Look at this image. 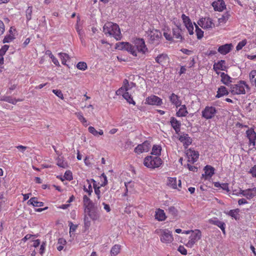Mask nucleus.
Masks as SVG:
<instances>
[{
  "label": "nucleus",
  "mask_w": 256,
  "mask_h": 256,
  "mask_svg": "<svg viewBox=\"0 0 256 256\" xmlns=\"http://www.w3.org/2000/svg\"><path fill=\"white\" fill-rule=\"evenodd\" d=\"M178 182V185H177L176 178L170 177L168 178L167 184L172 188L179 190L178 187L181 188L182 186L181 180H179Z\"/></svg>",
  "instance_id": "obj_18"
},
{
  "label": "nucleus",
  "mask_w": 256,
  "mask_h": 256,
  "mask_svg": "<svg viewBox=\"0 0 256 256\" xmlns=\"http://www.w3.org/2000/svg\"><path fill=\"white\" fill-rule=\"evenodd\" d=\"M150 142L148 140H146L142 144H138L134 148V152L138 154H140L144 152H148L150 150Z\"/></svg>",
  "instance_id": "obj_9"
},
{
  "label": "nucleus",
  "mask_w": 256,
  "mask_h": 256,
  "mask_svg": "<svg viewBox=\"0 0 256 256\" xmlns=\"http://www.w3.org/2000/svg\"><path fill=\"white\" fill-rule=\"evenodd\" d=\"M121 246L119 244H115L113 246V256H115L120 253Z\"/></svg>",
  "instance_id": "obj_54"
},
{
  "label": "nucleus",
  "mask_w": 256,
  "mask_h": 256,
  "mask_svg": "<svg viewBox=\"0 0 256 256\" xmlns=\"http://www.w3.org/2000/svg\"><path fill=\"white\" fill-rule=\"evenodd\" d=\"M230 16V14L228 12H226L218 18V22L220 24H223L226 22Z\"/></svg>",
  "instance_id": "obj_39"
},
{
  "label": "nucleus",
  "mask_w": 256,
  "mask_h": 256,
  "mask_svg": "<svg viewBox=\"0 0 256 256\" xmlns=\"http://www.w3.org/2000/svg\"><path fill=\"white\" fill-rule=\"evenodd\" d=\"M188 114V112L186 106L185 104H181L180 108L176 112V116L178 117H184L186 116Z\"/></svg>",
  "instance_id": "obj_32"
},
{
  "label": "nucleus",
  "mask_w": 256,
  "mask_h": 256,
  "mask_svg": "<svg viewBox=\"0 0 256 256\" xmlns=\"http://www.w3.org/2000/svg\"><path fill=\"white\" fill-rule=\"evenodd\" d=\"M169 58L166 54H160L155 58L156 62L161 66H164L168 62Z\"/></svg>",
  "instance_id": "obj_22"
},
{
  "label": "nucleus",
  "mask_w": 256,
  "mask_h": 256,
  "mask_svg": "<svg viewBox=\"0 0 256 256\" xmlns=\"http://www.w3.org/2000/svg\"><path fill=\"white\" fill-rule=\"evenodd\" d=\"M103 31L106 35L111 36L112 35V22L106 23L103 27Z\"/></svg>",
  "instance_id": "obj_33"
},
{
  "label": "nucleus",
  "mask_w": 256,
  "mask_h": 256,
  "mask_svg": "<svg viewBox=\"0 0 256 256\" xmlns=\"http://www.w3.org/2000/svg\"><path fill=\"white\" fill-rule=\"evenodd\" d=\"M88 130L90 133L96 137H98L99 136H102L104 134V132L102 130L98 129V130H96L92 126H90L88 128Z\"/></svg>",
  "instance_id": "obj_36"
},
{
  "label": "nucleus",
  "mask_w": 256,
  "mask_h": 256,
  "mask_svg": "<svg viewBox=\"0 0 256 256\" xmlns=\"http://www.w3.org/2000/svg\"><path fill=\"white\" fill-rule=\"evenodd\" d=\"M160 36V33L159 31L154 30L150 32V38L152 40L158 38Z\"/></svg>",
  "instance_id": "obj_50"
},
{
  "label": "nucleus",
  "mask_w": 256,
  "mask_h": 256,
  "mask_svg": "<svg viewBox=\"0 0 256 256\" xmlns=\"http://www.w3.org/2000/svg\"><path fill=\"white\" fill-rule=\"evenodd\" d=\"M179 140L186 148L190 146L192 142V138L186 134L180 135L179 137Z\"/></svg>",
  "instance_id": "obj_20"
},
{
  "label": "nucleus",
  "mask_w": 256,
  "mask_h": 256,
  "mask_svg": "<svg viewBox=\"0 0 256 256\" xmlns=\"http://www.w3.org/2000/svg\"><path fill=\"white\" fill-rule=\"evenodd\" d=\"M242 196L246 197L248 200L253 198L256 196V188L254 187L252 188L243 190L242 191Z\"/></svg>",
  "instance_id": "obj_17"
},
{
  "label": "nucleus",
  "mask_w": 256,
  "mask_h": 256,
  "mask_svg": "<svg viewBox=\"0 0 256 256\" xmlns=\"http://www.w3.org/2000/svg\"><path fill=\"white\" fill-rule=\"evenodd\" d=\"M169 100L172 104L176 108L180 107L182 102L180 96L174 93H172L170 94L169 96Z\"/></svg>",
  "instance_id": "obj_15"
},
{
  "label": "nucleus",
  "mask_w": 256,
  "mask_h": 256,
  "mask_svg": "<svg viewBox=\"0 0 256 256\" xmlns=\"http://www.w3.org/2000/svg\"><path fill=\"white\" fill-rule=\"evenodd\" d=\"M8 48L9 46L6 44H5L2 47V48L0 49V57H3L6 52L8 50Z\"/></svg>",
  "instance_id": "obj_56"
},
{
  "label": "nucleus",
  "mask_w": 256,
  "mask_h": 256,
  "mask_svg": "<svg viewBox=\"0 0 256 256\" xmlns=\"http://www.w3.org/2000/svg\"><path fill=\"white\" fill-rule=\"evenodd\" d=\"M84 224L88 226L90 225V221L88 220V217L92 220H96L100 217V212L98 208L95 205L90 208L84 209Z\"/></svg>",
  "instance_id": "obj_4"
},
{
  "label": "nucleus",
  "mask_w": 256,
  "mask_h": 256,
  "mask_svg": "<svg viewBox=\"0 0 256 256\" xmlns=\"http://www.w3.org/2000/svg\"><path fill=\"white\" fill-rule=\"evenodd\" d=\"M84 190L86 192H88L89 195L91 194V193L92 192V188L90 180H87V184L84 186Z\"/></svg>",
  "instance_id": "obj_49"
},
{
  "label": "nucleus",
  "mask_w": 256,
  "mask_h": 256,
  "mask_svg": "<svg viewBox=\"0 0 256 256\" xmlns=\"http://www.w3.org/2000/svg\"><path fill=\"white\" fill-rule=\"evenodd\" d=\"M154 217L158 221H164L166 218L164 210L160 208L156 209Z\"/></svg>",
  "instance_id": "obj_24"
},
{
  "label": "nucleus",
  "mask_w": 256,
  "mask_h": 256,
  "mask_svg": "<svg viewBox=\"0 0 256 256\" xmlns=\"http://www.w3.org/2000/svg\"><path fill=\"white\" fill-rule=\"evenodd\" d=\"M136 84L131 82L129 83L128 80L126 79H125L123 81V84L122 86L117 90L116 92V95H121L122 92H128V91L134 87L136 86Z\"/></svg>",
  "instance_id": "obj_11"
},
{
  "label": "nucleus",
  "mask_w": 256,
  "mask_h": 256,
  "mask_svg": "<svg viewBox=\"0 0 256 256\" xmlns=\"http://www.w3.org/2000/svg\"><path fill=\"white\" fill-rule=\"evenodd\" d=\"M170 122L176 134L180 132L181 126L180 122L178 120L174 117H171Z\"/></svg>",
  "instance_id": "obj_27"
},
{
  "label": "nucleus",
  "mask_w": 256,
  "mask_h": 256,
  "mask_svg": "<svg viewBox=\"0 0 256 256\" xmlns=\"http://www.w3.org/2000/svg\"><path fill=\"white\" fill-rule=\"evenodd\" d=\"M52 92L54 94L58 97L60 99L63 100L64 98L63 94L60 90H53Z\"/></svg>",
  "instance_id": "obj_58"
},
{
  "label": "nucleus",
  "mask_w": 256,
  "mask_h": 256,
  "mask_svg": "<svg viewBox=\"0 0 256 256\" xmlns=\"http://www.w3.org/2000/svg\"><path fill=\"white\" fill-rule=\"evenodd\" d=\"M156 232L159 235L160 242L164 244H170L174 240L172 232L168 229L156 230Z\"/></svg>",
  "instance_id": "obj_6"
},
{
  "label": "nucleus",
  "mask_w": 256,
  "mask_h": 256,
  "mask_svg": "<svg viewBox=\"0 0 256 256\" xmlns=\"http://www.w3.org/2000/svg\"><path fill=\"white\" fill-rule=\"evenodd\" d=\"M249 89V86L244 80H240L236 84H231L230 92L233 95L244 94H246V90Z\"/></svg>",
  "instance_id": "obj_5"
},
{
  "label": "nucleus",
  "mask_w": 256,
  "mask_h": 256,
  "mask_svg": "<svg viewBox=\"0 0 256 256\" xmlns=\"http://www.w3.org/2000/svg\"><path fill=\"white\" fill-rule=\"evenodd\" d=\"M66 240L63 238H60L58 240V244H57V250L58 251H61L63 248L64 246L66 245Z\"/></svg>",
  "instance_id": "obj_46"
},
{
  "label": "nucleus",
  "mask_w": 256,
  "mask_h": 256,
  "mask_svg": "<svg viewBox=\"0 0 256 256\" xmlns=\"http://www.w3.org/2000/svg\"><path fill=\"white\" fill-rule=\"evenodd\" d=\"M198 24L204 29L212 28L214 26V24L210 18L206 17L200 18L198 22Z\"/></svg>",
  "instance_id": "obj_12"
},
{
  "label": "nucleus",
  "mask_w": 256,
  "mask_h": 256,
  "mask_svg": "<svg viewBox=\"0 0 256 256\" xmlns=\"http://www.w3.org/2000/svg\"><path fill=\"white\" fill-rule=\"evenodd\" d=\"M130 44L126 42H118L115 45V48L118 50H125L128 52V49L130 48Z\"/></svg>",
  "instance_id": "obj_30"
},
{
  "label": "nucleus",
  "mask_w": 256,
  "mask_h": 256,
  "mask_svg": "<svg viewBox=\"0 0 256 256\" xmlns=\"http://www.w3.org/2000/svg\"><path fill=\"white\" fill-rule=\"evenodd\" d=\"M124 186H126V192L124 194V196H127V193L128 190L130 192L132 190L134 187V182L132 181L127 182H125Z\"/></svg>",
  "instance_id": "obj_45"
},
{
  "label": "nucleus",
  "mask_w": 256,
  "mask_h": 256,
  "mask_svg": "<svg viewBox=\"0 0 256 256\" xmlns=\"http://www.w3.org/2000/svg\"><path fill=\"white\" fill-rule=\"evenodd\" d=\"M76 68L81 70H85L88 68V66L86 62H80L76 64Z\"/></svg>",
  "instance_id": "obj_51"
},
{
  "label": "nucleus",
  "mask_w": 256,
  "mask_h": 256,
  "mask_svg": "<svg viewBox=\"0 0 256 256\" xmlns=\"http://www.w3.org/2000/svg\"><path fill=\"white\" fill-rule=\"evenodd\" d=\"M100 186H104L106 184H107L108 180L106 176L102 174L101 176H100Z\"/></svg>",
  "instance_id": "obj_55"
},
{
  "label": "nucleus",
  "mask_w": 256,
  "mask_h": 256,
  "mask_svg": "<svg viewBox=\"0 0 256 256\" xmlns=\"http://www.w3.org/2000/svg\"><path fill=\"white\" fill-rule=\"evenodd\" d=\"M210 224L216 225V226H218V227H219L222 230V233L224 234H226V231H225L226 224H225L224 222L222 221L219 220L216 218H215L213 220H210Z\"/></svg>",
  "instance_id": "obj_28"
},
{
  "label": "nucleus",
  "mask_w": 256,
  "mask_h": 256,
  "mask_svg": "<svg viewBox=\"0 0 256 256\" xmlns=\"http://www.w3.org/2000/svg\"><path fill=\"white\" fill-rule=\"evenodd\" d=\"M250 172L252 174L253 177L256 178V164L250 170Z\"/></svg>",
  "instance_id": "obj_64"
},
{
  "label": "nucleus",
  "mask_w": 256,
  "mask_h": 256,
  "mask_svg": "<svg viewBox=\"0 0 256 256\" xmlns=\"http://www.w3.org/2000/svg\"><path fill=\"white\" fill-rule=\"evenodd\" d=\"M186 27V28L188 32H189V34L190 35H192L194 34V25L192 24V23H190V24H188V25H186L185 26Z\"/></svg>",
  "instance_id": "obj_60"
},
{
  "label": "nucleus",
  "mask_w": 256,
  "mask_h": 256,
  "mask_svg": "<svg viewBox=\"0 0 256 256\" xmlns=\"http://www.w3.org/2000/svg\"><path fill=\"white\" fill-rule=\"evenodd\" d=\"M56 160V164L58 166L62 168H68V164L67 162L64 160L62 157H58Z\"/></svg>",
  "instance_id": "obj_44"
},
{
  "label": "nucleus",
  "mask_w": 256,
  "mask_h": 256,
  "mask_svg": "<svg viewBox=\"0 0 256 256\" xmlns=\"http://www.w3.org/2000/svg\"><path fill=\"white\" fill-rule=\"evenodd\" d=\"M83 203L84 209L90 208L95 206L92 202L86 195H84L83 197Z\"/></svg>",
  "instance_id": "obj_37"
},
{
  "label": "nucleus",
  "mask_w": 256,
  "mask_h": 256,
  "mask_svg": "<svg viewBox=\"0 0 256 256\" xmlns=\"http://www.w3.org/2000/svg\"><path fill=\"white\" fill-rule=\"evenodd\" d=\"M232 44H226L220 46L218 48V52L220 54L225 55L232 50Z\"/></svg>",
  "instance_id": "obj_23"
},
{
  "label": "nucleus",
  "mask_w": 256,
  "mask_h": 256,
  "mask_svg": "<svg viewBox=\"0 0 256 256\" xmlns=\"http://www.w3.org/2000/svg\"><path fill=\"white\" fill-rule=\"evenodd\" d=\"M130 48L128 52L132 55L137 56L138 54H145L148 51L144 40L142 38H137L134 42V45L130 44Z\"/></svg>",
  "instance_id": "obj_1"
},
{
  "label": "nucleus",
  "mask_w": 256,
  "mask_h": 256,
  "mask_svg": "<svg viewBox=\"0 0 256 256\" xmlns=\"http://www.w3.org/2000/svg\"><path fill=\"white\" fill-rule=\"evenodd\" d=\"M145 104L151 106H160L162 104V100L160 97L151 95L146 98Z\"/></svg>",
  "instance_id": "obj_10"
},
{
  "label": "nucleus",
  "mask_w": 256,
  "mask_h": 256,
  "mask_svg": "<svg viewBox=\"0 0 256 256\" xmlns=\"http://www.w3.org/2000/svg\"><path fill=\"white\" fill-rule=\"evenodd\" d=\"M247 43L246 40L244 39L239 42L238 45L236 46V50H240Z\"/></svg>",
  "instance_id": "obj_52"
},
{
  "label": "nucleus",
  "mask_w": 256,
  "mask_h": 256,
  "mask_svg": "<svg viewBox=\"0 0 256 256\" xmlns=\"http://www.w3.org/2000/svg\"><path fill=\"white\" fill-rule=\"evenodd\" d=\"M181 25H176V27L172 29V34L169 30H165L164 32V36L166 40L168 41H173L176 39L177 42H181L184 39L182 34Z\"/></svg>",
  "instance_id": "obj_2"
},
{
  "label": "nucleus",
  "mask_w": 256,
  "mask_h": 256,
  "mask_svg": "<svg viewBox=\"0 0 256 256\" xmlns=\"http://www.w3.org/2000/svg\"><path fill=\"white\" fill-rule=\"evenodd\" d=\"M220 74L221 77V82L224 84L228 86L230 84V82H232V78L228 74L223 72H220Z\"/></svg>",
  "instance_id": "obj_38"
},
{
  "label": "nucleus",
  "mask_w": 256,
  "mask_h": 256,
  "mask_svg": "<svg viewBox=\"0 0 256 256\" xmlns=\"http://www.w3.org/2000/svg\"><path fill=\"white\" fill-rule=\"evenodd\" d=\"M186 156L188 162L192 164H194L197 161L199 157V154L198 151L192 150L190 148L186 151Z\"/></svg>",
  "instance_id": "obj_13"
},
{
  "label": "nucleus",
  "mask_w": 256,
  "mask_h": 256,
  "mask_svg": "<svg viewBox=\"0 0 256 256\" xmlns=\"http://www.w3.org/2000/svg\"><path fill=\"white\" fill-rule=\"evenodd\" d=\"M162 147L160 144L153 145L150 152L151 155L160 157L161 155Z\"/></svg>",
  "instance_id": "obj_29"
},
{
  "label": "nucleus",
  "mask_w": 256,
  "mask_h": 256,
  "mask_svg": "<svg viewBox=\"0 0 256 256\" xmlns=\"http://www.w3.org/2000/svg\"><path fill=\"white\" fill-rule=\"evenodd\" d=\"M214 184L216 188H220L227 192L230 191L228 184V183L220 184L219 182H214Z\"/></svg>",
  "instance_id": "obj_42"
},
{
  "label": "nucleus",
  "mask_w": 256,
  "mask_h": 256,
  "mask_svg": "<svg viewBox=\"0 0 256 256\" xmlns=\"http://www.w3.org/2000/svg\"><path fill=\"white\" fill-rule=\"evenodd\" d=\"M64 177L66 180H70L72 179V173L70 170H67L64 174Z\"/></svg>",
  "instance_id": "obj_59"
},
{
  "label": "nucleus",
  "mask_w": 256,
  "mask_h": 256,
  "mask_svg": "<svg viewBox=\"0 0 256 256\" xmlns=\"http://www.w3.org/2000/svg\"><path fill=\"white\" fill-rule=\"evenodd\" d=\"M178 250L183 255L187 254V250L184 246H180L178 248Z\"/></svg>",
  "instance_id": "obj_61"
},
{
  "label": "nucleus",
  "mask_w": 256,
  "mask_h": 256,
  "mask_svg": "<svg viewBox=\"0 0 256 256\" xmlns=\"http://www.w3.org/2000/svg\"><path fill=\"white\" fill-rule=\"evenodd\" d=\"M32 6H28V9L26 10V19L28 20H30L32 18Z\"/></svg>",
  "instance_id": "obj_57"
},
{
  "label": "nucleus",
  "mask_w": 256,
  "mask_h": 256,
  "mask_svg": "<svg viewBox=\"0 0 256 256\" xmlns=\"http://www.w3.org/2000/svg\"><path fill=\"white\" fill-rule=\"evenodd\" d=\"M217 113V110L214 106H206L202 112V117L206 120L213 118Z\"/></svg>",
  "instance_id": "obj_8"
},
{
  "label": "nucleus",
  "mask_w": 256,
  "mask_h": 256,
  "mask_svg": "<svg viewBox=\"0 0 256 256\" xmlns=\"http://www.w3.org/2000/svg\"><path fill=\"white\" fill-rule=\"evenodd\" d=\"M58 55L62 61V64L64 65H66L67 60L70 59L69 56L68 54L63 52H60L58 54Z\"/></svg>",
  "instance_id": "obj_43"
},
{
  "label": "nucleus",
  "mask_w": 256,
  "mask_h": 256,
  "mask_svg": "<svg viewBox=\"0 0 256 256\" xmlns=\"http://www.w3.org/2000/svg\"><path fill=\"white\" fill-rule=\"evenodd\" d=\"M228 94V92L227 88L224 86H220L218 89L216 97L219 98Z\"/></svg>",
  "instance_id": "obj_41"
},
{
  "label": "nucleus",
  "mask_w": 256,
  "mask_h": 256,
  "mask_svg": "<svg viewBox=\"0 0 256 256\" xmlns=\"http://www.w3.org/2000/svg\"><path fill=\"white\" fill-rule=\"evenodd\" d=\"M182 20L184 24V26L188 25L190 23H192V22L188 16H186L184 14H182Z\"/></svg>",
  "instance_id": "obj_53"
},
{
  "label": "nucleus",
  "mask_w": 256,
  "mask_h": 256,
  "mask_svg": "<svg viewBox=\"0 0 256 256\" xmlns=\"http://www.w3.org/2000/svg\"><path fill=\"white\" fill-rule=\"evenodd\" d=\"M204 174H202L203 176H205L206 179L208 178H211L214 174L215 169L214 167L210 165H206L204 168Z\"/></svg>",
  "instance_id": "obj_25"
},
{
  "label": "nucleus",
  "mask_w": 256,
  "mask_h": 256,
  "mask_svg": "<svg viewBox=\"0 0 256 256\" xmlns=\"http://www.w3.org/2000/svg\"><path fill=\"white\" fill-rule=\"evenodd\" d=\"M246 134L249 140V146H252L254 147L256 144V132L251 128L246 131Z\"/></svg>",
  "instance_id": "obj_14"
},
{
  "label": "nucleus",
  "mask_w": 256,
  "mask_h": 256,
  "mask_svg": "<svg viewBox=\"0 0 256 256\" xmlns=\"http://www.w3.org/2000/svg\"><path fill=\"white\" fill-rule=\"evenodd\" d=\"M212 6L215 10L222 12L226 8L224 0H218L212 2Z\"/></svg>",
  "instance_id": "obj_19"
},
{
  "label": "nucleus",
  "mask_w": 256,
  "mask_h": 256,
  "mask_svg": "<svg viewBox=\"0 0 256 256\" xmlns=\"http://www.w3.org/2000/svg\"><path fill=\"white\" fill-rule=\"evenodd\" d=\"M113 38L116 40H120L122 38L120 28L118 24L113 23Z\"/></svg>",
  "instance_id": "obj_26"
},
{
  "label": "nucleus",
  "mask_w": 256,
  "mask_h": 256,
  "mask_svg": "<svg viewBox=\"0 0 256 256\" xmlns=\"http://www.w3.org/2000/svg\"><path fill=\"white\" fill-rule=\"evenodd\" d=\"M243 190L238 188V189H233L232 190V194L236 195L237 196H239L242 195V191Z\"/></svg>",
  "instance_id": "obj_62"
},
{
  "label": "nucleus",
  "mask_w": 256,
  "mask_h": 256,
  "mask_svg": "<svg viewBox=\"0 0 256 256\" xmlns=\"http://www.w3.org/2000/svg\"><path fill=\"white\" fill-rule=\"evenodd\" d=\"M249 77L251 83L256 86V70H252L250 72Z\"/></svg>",
  "instance_id": "obj_47"
},
{
  "label": "nucleus",
  "mask_w": 256,
  "mask_h": 256,
  "mask_svg": "<svg viewBox=\"0 0 256 256\" xmlns=\"http://www.w3.org/2000/svg\"><path fill=\"white\" fill-rule=\"evenodd\" d=\"M240 210L238 208L231 210L230 211L226 212V214L231 216L232 218H234L236 220H239L240 219V214L239 212Z\"/></svg>",
  "instance_id": "obj_34"
},
{
  "label": "nucleus",
  "mask_w": 256,
  "mask_h": 256,
  "mask_svg": "<svg viewBox=\"0 0 256 256\" xmlns=\"http://www.w3.org/2000/svg\"><path fill=\"white\" fill-rule=\"evenodd\" d=\"M202 238V232L200 230L196 229L192 232L186 244V246L192 248Z\"/></svg>",
  "instance_id": "obj_7"
},
{
  "label": "nucleus",
  "mask_w": 256,
  "mask_h": 256,
  "mask_svg": "<svg viewBox=\"0 0 256 256\" xmlns=\"http://www.w3.org/2000/svg\"><path fill=\"white\" fill-rule=\"evenodd\" d=\"M46 247V242H43L40 246V254H42L44 252Z\"/></svg>",
  "instance_id": "obj_63"
},
{
  "label": "nucleus",
  "mask_w": 256,
  "mask_h": 256,
  "mask_svg": "<svg viewBox=\"0 0 256 256\" xmlns=\"http://www.w3.org/2000/svg\"><path fill=\"white\" fill-rule=\"evenodd\" d=\"M162 162L160 157L150 155L144 158L143 164L147 168L154 170L160 167Z\"/></svg>",
  "instance_id": "obj_3"
},
{
  "label": "nucleus",
  "mask_w": 256,
  "mask_h": 256,
  "mask_svg": "<svg viewBox=\"0 0 256 256\" xmlns=\"http://www.w3.org/2000/svg\"><path fill=\"white\" fill-rule=\"evenodd\" d=\"M16 30L13 27H10L8 30V34H6L3 43H9L15 38Z\"/></svg>",
  "instance_id": "obj_16"
},
{
  "label": "nucleus",
  "mask_w": 256,
  "mask_h": 256,
  "mask_svg": "<svg viewBox=\"0 0 256 256\" xmlns=\"http://www.w3.org/2000/svg\"><path fill=\"white\" fill-rule=\"evenodd\" d=\"M167 211L168 214L173 218H176L178 216V210L174 206L168 207Z\"/></svg>",
  "instance_id": "obj_31"
},
{
  "label": "nucleus",
  "mask_w": 256,
  "mask_h": 256,
  "mask_svg": "<svg viewBox=\"0 0 256 256\" xmlns=\"http://www.w3.org/2000/svg\"><path fill=\"white\" fill-rule=\"evenodd\" d=\"M196 27V32L198 39L200 40L204 36V32L194 23Z\"/></svg>",
  "instance_id": "obj_48"
},
{
  "label": "nucleus",
  "mask_w": 256,
  "mask_h": 256,
  "mask_svg": "<svg viewBox=\"0 0 256 256\" xmlns=\"http://www.w3.org/2000/svg\"><path fill=\"white\" fill-rule=\"evenodd\" d=\"M121 95L122 96L123 98L126 100L130 104H132L134 106L136 105V102L133 100L132 97L128 92H122Z\"/></svg>",
  "instance_id": "obj_40"
},
{
  "label": "nucleus",
  "mask_w": 256,
  "mask_h": 256,
  "mask_svg": "<svg viewBox=\"0 0 256 256\" xmlns=\"http://www.w3.org/2000/svg\"><path fill=\"white\" fill-rule=\"evenodd\" d=\"M28 204H32L35 207H42L44 206V202L38 201V198L36 197L32 198L28 202Z\"/></svg>",
  "instance_id": "obj_35"
},
{
  "label": "nucleus",
  "mask_w": 256,
  "mask_h": 256,
  "mask_svg": "<svg viewBox=\"0 0 256 256\" xmlns=\"http://www.w3.org/2000/svg\"><path fill=\"white\" fill-rule=\"evenodd\" d=\"M226 62L224 60H220L218 62L214 63L213 66V68L216 74H219L218 70H226Z\"/></svg>",
  "instance_id": "obj_21"
}]
</instances>
